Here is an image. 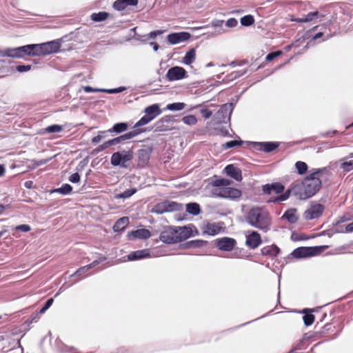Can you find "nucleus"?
<instances>
[{
	"mask_svg": "<svg viewBox=\"0 0 353 353\" xmlns=\"http://www.w3.org/2000/svg\"><path fill=\"white\" fill-rule=\"evenodd\" d=\"M245 220L248 225L263 232H268L271 230L272 217L263 208L254 207L250 209L245 216Z\"/></svg>",
	"mask_w": 353,
	"mask_h": 353,
	"instance_id": "1",
	"label": "nucleus"
},
{
	"mask_svg": "<svg viewBox=\"0 0 353 353\" xmlns=\"http://www.w3.org/2000/svg\"><path fill=\"white\" fill-rule=\"evenodd\" d=\"M310 191H308L303 182L292 185L291 188L284 192L282 194L270 200V202L280 203L286 201L292 194L301 200L310 198Z\"/></svg>",
	"mask_w": 353,
	"mask_h": 353,
	"instance_id": "2",
	"label": "nucleus"
},
{
	"mask_svg": "<svg viewBox=\"0 0 353 353\" xmlns=\"http://www.w3.org/2000/svg\"><path fill=\"white\" fill-rule=\"evenodd\" d=\"M32 56L48 55L59 51L61 43L54 40L39 44H30Z\"/></svg>",
	"mask_w": 353,
	"mask_h": 353,
	"instance_id": "3",
	"label": "nucleus"
},
{
	"mask_svg": "<svg viewBox=\"0 0 353 353\" xmlns=\"http://www.w3.org/2000/svg\"><path fill=\"white\" fill-rule=\"evenodd\" d=\"M323 171V169L321 168L312 169L310 173L303 180L305 188L311 192V197L315 195L321 188L322 183L319 176Z\"/></svg>",
	"mask_w": 353,
	"mask_h": 353,
	"instance_id": "4",
	"label": "nucleus"
},
{
	"mask_svg": "<svg viewBox=\"0 0 353 353\" xmlns=\"http://www.w3.org/2000/svg\"><path fill=\"white\" fill-rule=\"evenodd\" d=\"M133 159V152L131 150H121L114 152L110 158V163L113 166H119L128 168L129 163Z\"/></svg>",
	"mask_w": 353,
	"mask_h": 353,
	"instance_id": "5",
	"label": "nucleus"
},
{
	"mask_svg": "<svg viewBox=\"0 0 353 353\" xmlns=\"http://www.w3.org/2000/svg\"><path fill=\"white\" fill-rule=\"evenodd\" d=\"M327 246L300 247L292 252V255L296 259L306 258L317 255L323 252Z\"/></svg>",
	"mask_w": 353,
	"mask_h": 353,
	"instance_id": "6",
	"label": "nucleus"
},
{
	"mask_svg": "<svg viewBox=\"0 0 353 353\" xmlns=\"http://www.w3.org/2000/svg\"><path fill=\"white\" fill-rule=\"evenodd\" d=\"M234 109L233 103H225L221 106L214 115L215 122L217 123H227L230 121Z\"/></svg>",
	"mask_w": 353,
	"mask_h": 353,
	"instance_id": "7",
	"label": "nucleus"
},
{
	"mask_svg": "<svg viewBox=\"0 0 353 353\" xmlns=\"http://www.w3.org/2000/svg\"><path fill=\"white\" fill-rule=\"evenodd\" d=\"M212 194L213 196L216 197L237 199L241 196V192L236 188L222 187L213 188Z\"/></svg>",
	"mask_w": 353,
	"mask_h": 353,
	"instance_id": "8",
	"label": "nucleus"
},
{
	"mask_svg": "<svg viewBox=\"0 0 353 353\" xmlns=\"http://www.w3.org/2000/svg\"><path fill=\"white\" fill-rule=\"evenodd\" d=\"M105 256H101L97 259L94 260L92 263L79 268L74 274L71 275V277L79 276V279L74 281V283H77L80 279L92 274V272H90V270L96 267L100 263L105 261Z\"/></svg>",
	"mask_w": 353,
	"mask_h": 353,
	"instance_id": "9",
	"label": "nucleus"
},
{
	"mask_svg": "<svg viewBox=\"0 0 353 353\" xmlns=\"http://www.w3.org/2000/svg\"><path fill=\"white\" fill-rule=\"evenodd\" d=\"M6 57L23 58L24 56H32L31 47L26 45L21 47L6 48Z\"/></svg>",
	"mask_w": 353,
	"mask_h": 353,
	"instance_id": "10",
	"label": "nucleus"
},
{
	"mask_svg": "<svg viewBox=\"0 0 353 353\" xmlns=\"http://www.w3.org/2000/svg\"><path fill=\"white\" fill-rule=\"evenodd\" d=\"M187 77L186 70L179 66H174L170 68L166 74V78L169 81H179Z\"/></svg>",
	"mask_w": 353,
	"mask_h": 353,
	"instance_id": "11",
	"label": "nucleus"
},
{
	"mask_svg": "<svg viewBox=\"0 0 353 353\" xmlns=\"http://www.w3.org/2000/svg\"><path fill=\"white\" fill-rule=\"evenodd\" d=\"M261 237L260 234L256 231H252L246 235V245L250 249H256L261 243Z\"/></svg>",
	"mask_w": 353,
	"mask_h": 353,
	"instance_id": "12",
	"label": "nucleus"
},
{
	"mask_svg": "<svg viewBox=\"0 0 353 353\" xmlns=\"http://www.w3.org/2000/svg\"><path fill=\"white\" fill-rule=\"evenodd\" d=\"M152 149L151 148H142L138 150V165L141 168L145 167L150 161Z\"/></svg>",
	"mask_w": 353,
	"mask_h": 353,
	"instance_id": "13",
	"label": "nucleus"
},
{
	"mask_svg": "<svg viewBox=\"0 0 353 353\" xmlns=\"http://www.w3.org/2000/svg\"><path fill=\"white\" fill-rule=\"evenodd\" d=\"M324 210V206L322 204H315L307 210L304 213V217L307 220H312L319 218Z\"/></svg>",
	"mask_w": 353,
	"mask_h": 353,
	"instance_id": "14",
	"label": "nucleus"
},
{
	"mask_svg": "<svg viewBox=\"0 0 353 353\" xmlns=\"http://www.w3.org/2000/svg\"><path fill=\"white\" fill-rule=\"evenodd\" d=\"M176 234L177 232H176L175 228H170L161 233L160 240L168 244L178 243Z\"/></svg>",
	"mask_w": 353,
	"mask_h": 353,
	"instance_id": "15",
	"label": "nucleus"
},
{
	"mask_svg": "<svg viewBox=\"0 0 353 353\" xmlns=\"http://www.w3.org/2000/svg\"><path fill=\"white\" fill-rule=\"evenodd\" d=\"M252 144L255 150L265 152H271L279 145L277 142H252Z\"/></svg>",
	"mask_w": 353,
	"mask_h": 353,
	"instance_id": "16",
	"label": "nucleus"
},
{
	"mask_svg": "<svg viewBox=\"0 0 353 353\" xmlns=\"http://www.w3.org/2000/svg\"><path fill=\"white\" fill-rule=\"evenodd\" d=\"M177 205H178V204L174 201L163 202V203H159V204L156 205L153 208L152 212L157 213L158 214H163L166 212L176 210Z\"/></svg>",
	"mask_w": 353,
	"mask_h": 353,
	"instance_id": "17",
	"label": "nucleus"
},
{
	"mask_svg": "<svg viewBox=\"0 0 353 353\" xmlns=\"http://www.w3.org/2000/svg\"><path fill=\"white\" fill-rule=\"evenodd\" d=\"M190 37V34L186 32H174L168 35V41L172 45L184 42L188 40Z\"/></svg>",
	"mask_w": 353,
	"mask_h": 353,
	"instance_id": "18",
	"label": "nucleus"
},
{
	"mask_svg": "<svg viewBox=\"0 0 353 353\" xmlns=\"http://www.w3.org/2000/svg\"><path fill=\"white\" fill-rule=\"evenodd\" d=\"M216 245L219 250L229 252L233 250L236 241L232 238L223 237L217 239Z\"/></svg>",
	"mask_w": 353,
	"mask_h": 353,
	"instance_id": "19",
	"label": "nucleus"
},
{
	"mask_svg": "<svg viewBox=\"0 0 353 353\" xmlns=\"http://www.w3.org/2000/svg\"><path fill=\"white\" fill-rule=\"evenodd\" d=\"M143 132L141 129H134L132 131L128 132L124 134H122L118 137L114 138L111 139L112 143L113 145H117L120 143H123L127 140L131 139L136 136Z\"/></svg>",
	"mask_w": 353,
	"mask_h": 353,
	"instance_id": "20",
	"label": "nucleus"
},
{
	"mask_svg": "<svg viewBox=\"0 0 353 353\" xmlns=\"http://www.w3.org/2000/svg\"><path fill=\"white\" fill-rule=\"evenodd\" d=\"M262 190L265 194H270L272 192L275 194H281L284 192L285 186L281 183H272L263 185Z\"/></svg>",
	"mask_w": 353,
	"mask_h": 353,
	"instance_id": "21",
	"label": "nucleus"
},
{
	"mask_svg": "<svg viewBox=\"0 0 353 353\" xmlns=\"http://www.w3.org/2000/svg\"><path fill=\"white\" fill-rule=\"evenodd\" d=\"M225 174L237 181L242 180L241 171L232 164L228 165L225 169Z\"/></svg>",
	"mask_w": 353,
	"mask_h": 353,
	"instance_id": "22",
	"label": "nucleus"
},
{
	"mask_svg": "<svg viewBox=\"0 0 353 353\" xmlns=\"http://www.w3.org/2000/svg\"><path fill=\"white\" fill-rule=\"evenodd\" d=\"M175 230L176 232H177L176 236L178 242L183 241L190 238L192 234V228L190 227H176Z\"/></svg>",
	"mask_w": 353,
	"mask_h": 353,
	"instance_id": "23",
	"label": "nucleus"
},
{
	"mask_svg": "<svg viewBox=\"0 0 353 353\" xmlns=\"http://www.w3.org/2000/svg\"><path fill=\"white\" fill-rule=\"evenodd\" d=\"M150 256V250L148 249H143L132 252L128 255V259L129 261H136L149 258Z\"/></svg>",
	"mask_w": 353,
	"mask_h": 353,
	"instance_id": "24",
	"label": "nucleus"
},
{
	"mask_svg": "<svg viewBox=\"0 0 353 353\" xmlns=\"http://www.w3.org/2000/svg\"><path fill=\"white\" fill-rule=\"evenodd\" d=\"M138 2V0H117L113 3V8L117 10L121 11L129 6H137Z\"/></svg>",
	"mask_w": 353,
	"mask_h": 353,
	"instance_id": "25",
	"label": "nucleus"
},
{
	"mask_svg": "<svg viewBox=\"0 0 353 353\" xmlns=\"http://www.w3.org/2000/svg\"><path fill=\"white\" fill-rule=\"evenodd\" d=\"M151 236L150 232L145 228L138 229L134 231H132L128 236L130 239H147Z\"/></svg>",
	"mask_w": 353,
	"mask_h": 353,
	"instance_id": "26",
	"label": "nucleus"
},
{
	"mask_svg": "<svg viewBox=\"0 0 353 353\" xmlns=\"http://www.w3.org/2000/svg\"><path fill=\"white\" fill-rule=\"evenodd\" d=\"M128 128V125L127 123H115L112 128H110L107 131H101L99 133H105V132H109V133H116V134H120L125 131H126Z\"/></svg>",
	"mask_w": 353,
	"mask_h": 353,
	"instance_id": "27",
	"label": "nucleus"
},
{
	"mask_svg": "<svg viewBox=\"0 0 353 353\" xmlns=\"http://www.w3.org/2000/svg\"><path fill=\"white\" fill-rule=\"evenodd\" d=\"M261 252L263 255L273 258L278 255L280 250L276 245H272L263 247Z\"/></svg>",
	"mask_w": 353,
	"mask_h": 353,
	"instance_id": "28",
	"label": "nucleus"
},
{
	"mask_svg": "<svg viewBox=\"0 0 353 353\" xmlns=\"http://www.w3.org/2000/svg\"><path fill=\"white\" fill-rule=\"evenodd\" d=\"M144 112L147 116L152 118V120L154 119L157 116L161 114V110L158 104H152L145 108Z\"/></svg>",
	"mask_w": 353,
	"mask_h": 353,
	"instance_id": "29",
	"label": "nucleus"
},
{
	"mask_svg": "<svg viewBox=\"0 0 353 353\" xmlns=\"http://www.w3.org/2000/svg\"><path fill=\"white\" fill-rule=\"evenodd\" d=\"M319 17H323V15H320L318 11L310 12L302 17L296 19L295 21L298 23L310 22Z\"/></svg>",
	"mask_w": 353,
	"mask_h": 353,
	"instance_id": "30",
	"label": "nucleus"
},
{
	"mask_svg": "<svg viewBox=\"0 0 353 353\" xmlns=\"http://www.w3.org/2000/svg\"><path fill=\"white\" fill-rule=\"evenodd\" d=\"M281 219H286L290 223H296L299 219L296 214V210L295 208H290L286 210L281 216Z\"/></svg>",
	"mask_w": 353,
	"mask_h": 353,
	"instance_id": "31",
	"label": "nucleus"
},
{
	"mask_svg": "<svg viewBox=\"0 0 353 353\" xmlns=\"http://www.w3.org/2000/svg\"><path fill=\"white\" fill-rule=\"evenodd\" d=\"M129 224L128 217L123 216L117 221L113 225V230L114 232L123 231L127 225Z\"/></svg>",
	"mask_w": 353,
	"mask_h": 353,
	"instance_id": "32",
	"label": "nucleus"
},
{
	"mask_svg": "<svg viewBox=\"0 0 353 353\" xmlns=\"http://www.w3.org/2000/svg\"><path fill=\"white\" fill-rule=\"evenodd\" d=\"M195 58L196 50L194 48H192L186 52L183 59V63L185 65H190L195 61Z\"/></svg>",
	"mask_w": 353,
	"mask_h": 353,
	"instance_id": "33",
	"label": "nucleus"
},
{
	"mask_svg": "<svg viewBox=\"0 0 353 353\" xmlns=\"http://www.w3.org/2000/svg\"><path fill=\"white\" fill-rule=\"evenodd\" d=\"M220 231V227L215 223H208L205 226L204 233L214 236L217 234Z\"/></svg>",
	"mask_w": 353,
	"mask_h": 353,
	"instance_id": "34",
	"label": "nucleus"
},
{
	"mask_svg": "<svg viewBox=\"0 0 353 353\" xmlns=\"http://www.w3.org/2000/svg\"><path fill=\"white\" fill-rule=\"evenodd\" d=\"M186 211L194 216H196L201 212L200 205L197 203H190L186 205Z\"/></svg>",
	"mask_w": 353,
	"mask_h": 353,
	"instance_id": "35",
	"label": "nucleus"
},
{
	"mask_svg": "<svg viewBox=\"0 0 353 353\" xmlns=\"http://www.w3.org/2000/svg\"><path fill=\"white\" fill-rule=\"evenodd\" d=\"M72 187L68 183H65L59 188L54 189L52 192L59 193L62 195H67L72 192Z\"/></svg>",
	"mask_w": 353,
	"mask_h": 353,
	"instance_id": "36",
	"label": "nucleus"
},
{
	"mask_svg": "<svg viewBox=\"0 0 353 353\" xmlns=\"http://www.w3.org/2000/svg\"><path fill=\"white\" fill-rule=\"evenodd\" d=\"M295 168L299 174L303 175L307 172L308 166L306 163L299 161L296 162Z\"/></svg>",
	"mask_w": 353,
	"mask_h": 353,
	"instance_id": "37",
	"label": "nucleus"
},
{
	"mask_svg": "<svg viewBox=\"0 0 353 353\" xmlns=\"http://www.w3.org/2000/svg\"><path fill=\"white\" fill-rule=\"evenodd\" d=\"M108 17V13L106 12H99L98 13H93L91 15V19L96 22H100L105 20Z\"/></svg>",
	"mask_w": 353,
	"mask_h": 353,
	"instance_id": "38",
	"label": "nucleus"
},
{
	"mask_svg": "<svg viewBox=\"0 0 353 353\" xmlns=\"http://www.w3.org/2000/svg\"><path fill=\"white\" fill-rule=\"evenodd\" d=\"M185 107V104L184 103L178 102L168 104L166 109L170 111H179L183 110Z\"/></svg>",
	"mask_w": 353,
	"mask_h": 353,
	"instance_id": "39",
	"label": "nucleus"
},
{
	"mask_svg": "<svg viewBox=\"0 0 353 353\" xmlns=\"http://www.w3.org/2000/svg\"><path fill=\"white\" fill-rule=\"evenodd\" d=\"M152 120V118L149 117V116H147L145 114L143 117H142L134 125V128L136 129H138L137 128L140 126H143L144 125L148 124L150 123Z\"/></svg>",
	"mask_w": 353,
	"mask_h": 353,
	"instance_id": "40",
	"label": "nucleus"
},
{
	"mask_svg": "<svg viewBox=\"0 0 353 353\" xmlns=\"http://www.w3.org/2000/svg\"><path fill=\"white\" fill-rule=\"evenodd\" d=\"M254 22L253 16L248 14L243 17L241 19V23L244 26H250Z\"/></svg>",
	"mask_w": 353,
	"mask_h": 353,
	"instance_id": "41",
	"label": "nucleus"
},
{
	"mask_svg": "<svg viewBox=\"0 0 353 353\" xmlns=\"http://www.w3.org/2000/svg\"><path fill=\"white\" fill-rule=\"evenodd\" d=\"M182 121L185 124L189 125H193L197 123V119L194 115L185 116L183 117Z\"/></svg>",
	"mask_w": 353,
	"mask_h": 353,
	"instance_id": "42",
	"label": "nucleus"
},
{
	"mask_svg": "<svg viewBox=\"0 0 353 353\" xmlns=\"http://www.w3.org/2000/svg\"><path fill=\"white\" fill-rule=\"evenodd\" d=\"M206 243L205 241L202 240H192L187 242V247L188 248H200Z\"/></svg>",
	"mask_w": 353,
	"mask_h": 353,
	"instance_id": "43",
	"label": "nucleus"
},
{
	"mask_svg": "<svg viewBox=\"0 0 353 353\" xmlns=\"http://www.w3.org/2000/svg\"><path fill=\"white\" fill-rule=\"evenodd\" d=\"M62 129H63V128L61 125H57V124H54V125L48 126L45 129V130L46 132H48V133H56V132H61L62 130Z\"/></svg>",
	"mask_w": 353,
	"mask_h": 353,
	"instance_id": "44",
	"label": "nucleus"
},
{
	"mask_svg": "<svg viewBox=\"0 0 353 353\" xmlns=\"http://www.w3.org/2000/svg\"><path fill=\"white\" fill-rule=\"evenodd\" d=\"M337 233H351L353 232V222L347 224L345 228H338L336 229Z\"/></svg>",
	"mask_w": 353,
	"mask_h": 353,
	"instance_id": "45",
	"label": "nucleus"
},
{
	"mask_svg": "<svg viewBox=\"0 0 353 353\" xmlns=\"http://www.w3.org/2000/svg\"><path fill=\"white\" fill-rule=\"evenodd\" d=\"M126 90L125 87L121 86L117 88H112V89H101V92H105L108 94H117L120 93L123 91H125Z\"/></svg>",
	"mask_w": 353,
	"mask_h": 353,
	"instance_id": "46",
	"label": "nucleus"
},
{
	"mask_svg": "<svg viewBox=\"0 0 353 353\" xmlns=\"http://www.w3.org/2000/svg\"><path fill=\"white\" fill-rule=\"evenodd\" d=\"M303 319L305 325L306 326H309L313 323V322L314 321V316L311 313L305 314L303 316Z\"/></svg>",
	"mask_w": 353,
	"mask_h": 353,
	"instance_id": "47",
	"label": "nucleus"
},
{
	"mask_svg": "<svg viewBox=\"0 0 353 353\" xmlns=\"http://www.w3.org/2000/svg\"><path fill=\"white\" fill-rule=\"evenodd\" d=\"M341 168L345 172H350L353 170V160L345 161L341 164Z\"/></svg>",
	"mask_w": 353,
	"mask_h": 353,
	"instance_id": "48",
	"label": "nucleus"
},
{
	"mask_svg": "<svg viewBox=\"0 0 353 353\" xmlns=\"http://www.w3.org/2000/svg\"><path fill=\"white\" fill-rule=\"evenodd\" d=\"M137 192V189L135 188H131L125 190L123 192L121 193L118 197L123 198V199H127L130 197L132 195H133Z\"/></svg>",
	"mask_w": 353,
	"mask_h": 353,
	"instance_id": "49",
	"label": "nucleus"
},
{
	"mask_svg": "<svg viewBox=\"0 0 353 353\" xmlns=\"http://www.w3.org/2000/svg\"><path fill=\"white\" fill-rule=\"evenodd\" d=\"M162 32H163L161 31V30L152 31L150 33H149L148 34L144 35L143 37V39H141V40L143 41H148L149 39H154L157 35H159V34H162Z\"/></svg>",
	"mask_w": 353,
	"mask_h": 353,
	"instance_id": "50",
	"label": "nucleus"
},
{
	"mask_svg": "<svg viewBox=\"0 0 353 353\" xmlns=\"http://www.w3.org/2000/svg\"><path fill=\"white\" fill-rule=\"evenodd\" d=\"M113 145L112 143V141L111 140H109V141H107L105 142H104L103 144H101L99 145L96 149L95 150L97 152H101L104 150H105L106 148L110 147Z\"/></svg>",
	"mask_w": 353,
	"mask_h": 353,
	"instance_id": "51",
	"label": "nucleus"
},
{
	"mask_svg": "<svg viewBox=\"0 0 353 353\" xmlns=\"http://www.w3.org/2000/svg\"><path fill=\"white\" fill-rule=\"evenodd\" d=\"M241 143H242L241 141L234 140V141H230L226 142L223 145V147L225 149H229V148H234L235 146L241 145Z\"/></svg>",
	"mask_w": 353,
	"mask_h": 353,
	"instance_id": "52",
	"label": "nucleus"
},
{
	"mask_svg": "<svg viewBox=\"0 0 353 353\" xmlns=\"http://www.w3.org/2000/svg\"><path fill=\"white\" fill-rule=\"evenodd\" d=\"M281 54H282V52L280 50L270 52L266 56V58H265L266 61H270L273 60L274 59H275L276 57L280 56Z\"/></svg>",
	"mask_w": 353,
	"mask_h": 353,
	"instance_id": "53",
	"label": "nucleus"
},
{
	"mask_svg": "<svg viewBox=\"0 0 353 353\" xmlns=\"http://www.w3.org/2000/svg\"><path fill=\"white\" fill-rule=\"evenodd\" d=\"M14 229L15 230L21 231L23 232H28L30 231L31 228L29 225L23 224V225H19L16 226Z\"/></svg>",
	"mask_w": 353,
	"mask_h": 353,
	"instance_id": "54",
	"label": "nucleus"
},
{
	"mask_svg": "<svg viewBox=\"0 0 353 353\" xmlns=\"http://www.w3.org/2000/svg\"><path fill=\"white\" fill-rule=\"evenodd\" d=\"M31 69L30 65H19L16 67V70L19 72H26Z\"/></svg>",
	"mask_w": 353,
	"mask_h": 353,
	"instance_id": "55",
	"label": "nucleus"
},
{
	"mask_svg": "<svg viewBox=\"0 0 353 353\" xmlns=\"http://www.w3.org/2000/svg\"><path fill=\"white\" fill-rule=\"evenodd\" d=\"M81 176L79 173H73L69 177V181L72 183H77L80 181Z\"/></svg>",
	"mask_w": 353,
	"mask_h": 353,
	"instance_id": "56",
	"label": "nucleus"
},
{
	"mask_svg": "<svg viewBox=\"0 0 353 353\" xmlns=\"http://www.w3.org/2000/svg\"><path fill=\"white\" fill-rule=\"evenodd\" d=\"M212 185L214 187V188L224 187L223 179H216L214 180L212 182Z\"/></svg>",
	"mask_w": 353,
	"mask_h": 353,
	"instance_id": "57",
	"label": "nucleus"
},
{
	"mask_svg": "<svg viewBox=\"0 0 353 353\" xmlns=\"http://www.w3.org/2000/svg\"><path fill=\"white\" fill-rule=\"evenodd\" d=\"M238 21L234 18H230L225 22V26L228 28H234L236 26Z\"/></svg>",
	"mask_w": 353,
	"mask_h": 353,
	"instance_id": "58",
	"label": "nucleus"
},
{
	"mask_svg": "<svg viewBox=\"0 0 353 353\" xmlns=\"http://www.w3.org/2000/svg\"><path fill=\"white\" fill-rule=\"evenodd\" d=\"M201 114L205 119H209L212 115V112L207 108L201 109Z\"/></svg>",
	"mask_w": 353,
	"mask_h": 353,
	"instance_id": "59",
	"label": "nucleus"
},
{
	"mask_svg": "<svg viewBox=\"0 0 353 353\" xmlns=\"http://www.w3.org/2000/svg\"><path fill=\"white\" fill-rule=\"evenodd\" d=\"M83 90L85 92H87V93H89V92H101V89L94 88H92L90 86H85L83 88Z\"/></svg>",
	"mask_w": 353,
	"mask_h": 353,
	"instance_id": "60",
	"label": "nucleus"
},
{
	"mask_svg": "<svg viewBox=\"0 0 353 353\" xmlns=\"http://www.w3.org/2000/svg\"><path fill=\"white\" fill-rule=\"evenodd\" d=\"M227 79L225 80V81H233L236 78V75L234 74V72H231L230 74H229L227 77H226Z\"/></svg>",
	"mask_w": 353,
	"mask_h": 353,
	"instance_id": "61",
	"label": "nucleus"
},
{
	"mask_svg": "<svg viewBox=\"0 0 353 353\" xmlns=\"http://www.w3.org/2000/svg\"><path fill=\"white\" fill-rule=\"evenodd\" d=\"M246 72H247L246 70L234 71V74L236 75V78H239L241 76L244 75L246 73Z\"/></svg>",
	"mask_w": 353,
	"mask_h": 353,
	"instance_id": "62",
	"label": "nucleus"
},
{
	"mask_svg": "<svg viewBox=\"0 0 353 353\" xmlns=\"http://www.w3.org/2000/svg\"><path fill=\"white\" fill-rule=\"evenodd\" d=\"M53 302H54L53 298H50V299H48L47 301L46 302L45 305H43L44 307L48 310L52 305Z\"/></svg>",
	"mask_w": 353,
	"mask_h": 353,
	"instance_id": "63",
	"label": "nucleus"
},
{
	"mask_svg": "<svg viewBox=\"0 0 353 353\" xmlns=\"http://www.w3.org/2000/svg\"><path fill=\"white\" fill-rule=\"evenodd\" d=\"M101 139H102V136L99 134L92 139V143L94 144L98 143Z\"/></svg>",
	"mask_w": 353,
	"mask_h": 353,
	"instance_id": "64",
	"label": "nucleus"
}]
</instances>
